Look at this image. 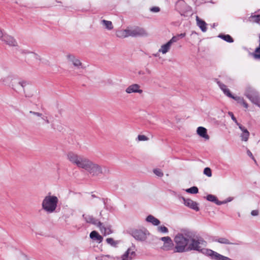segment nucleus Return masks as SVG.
I'll use <instances>...</instances> for the list:
<instances>
[{"instance_id": "f257e3e1", "label": "nucleus", "mask_w": 260, "mask_h": 260, "mask_svg": "<svg viewBox=\"0 0 260 260\" xmlns=\"http://www.w3.org/2000/svg\"><path fill=\"white\" fill-rule=\"evenodd\" d=\"M67 158L72 164L79 168L85 170L93 176H97L103 173L101 166L82 155L70 152L67 154Z\"/></svg>"}, {"instance_id": "f03ea898", "label": "nucleus", "mask_w": 260, "mask_h": 260, "mask_svg": "<svg viewBox=\"0 0 260 260\" xmlns=\"http://www.w3.org/2000/svg\"><path fill=\"white\" fill-rule=\"evenodd\" d=\"M190 241V236L187 234L179 233L175 237V251L183 252L188 251V247Z\"/></svg>"}, {"instance_id": "7ed1b4c3", "label": "nucleus", "mask_w": 260, "mask_h": 260, "mask_svg": "<svg viewBox=\"0 0 260 260\" xmlns=\"http://www.w3.org/2000/svg\"><path fill=\"white\" fill-rule=\"evenodd\" d=\"M206 242L201 237L194 238L190 236V241L188 247V251L196 250L206 254V252L204 250L207 249L204 247L206 246Z\"/></svg>"}, {"instance_id": "20e7f679", "label": "nucleus", "mask_w": 260, "mask_h": 260, "mask_svg": "<svg viewBox=\"0 0 260 260\" xmlns=\"http://www.w3.org/2000/svg\"><path fill=\"white\" fill-rule=\"evenodd\" d=\"M244 95L251 103L260 108V94L255 88L250 85L246 86Z\"/></svg>"}, {"instance_id": "39448f33", "label": "nucleus", "mask_w": 260, "mask_h": 260, "mask_svg": "<svg viewBox=\"0 0 260 260\" xmlns=\"http://www.w3.org/2000/svg\"><path fill=\"white\" fill-rule=\"evenodd\" d=\"M15 78V75L9 67L0 64V82L8 84Z\"/></svg>"}, {"instance_id": "423d86ee", "label": "nucleus", "mask_w": 260, "mask_h": 260, "mask_svg": "<svg viewBox=\"0 0 260 260\" xmlns=\"http://www.w3.org/2000/svg\"><path fill=\"white\" fill-rule=\"evenodd\" d=\"M57 202L56 196H46L42 203V208L47 213H52L57 207Z\"/></svg>"}, {"instance_id": "0eeeda50", "label": "nucleus", "mask_w": 260, "mask_h": 260, "mask_svg": "<svg viewBox=\"0 0 260 260\" xmlns=\"http://www.w3.org/2000/svg\"><path fill=\"white\" fill-rule=\"evenodd\" d=\"M127 28L128 37H146L148 35L144 28L139 26H128Z\"/></svg>"}, {"instance_id": "6e6552de", "label": "nucleus", "mask_w": 260, "mask_h": 260, "mask_svg": "<svg viewBox=\"0 0 260 260\" xmlns=\"http://www.w3.org/2000/svg\"><path fill=\"white\" fill-rule=\"evenodd\" d=\"M132 236L137 241H144L149 235V233L145 229H136L132 231Z\"/></svg>"}, {"instance_id": "1a4fd4ad", "label": "nucleus", "mask_w": 260, "mask_h": 260, "mask_svg": "<svg viewBox=\"0 0 260 260\" xmlns=\"http://www.w3.org/2000/svg\"><path fill=\"white\" fill-rule=\"evenodd\" d=\"M30 85L28 82L24 80H20L15 84H12V87L14 90L18 92L23 91L26 96H30L26 93V89L30 87Z\"/></svg>"}, {"instance_id": "9d476101", "label": "nucleus", "mask_w": 260, "mask_h": 260, "mask_svg": "<svg viewBox=\"0 0 260 260\" xmlns=\"http://www.w3.org/2000/svg\"><path fill=\"white\" fill-rule=\"evenodd\" d=\"M29 113L37 117V118L35 119V122L36 124L38 126H40L45 123L49 124L50 123L49 120L47 116L43 115L41 113L32 111H30Z\"/></svg>"}, {"instance_id": "9b49d317", "label": "nucleus", "mask_w": 260, "mask_h": 260, "mask_svg": "<svg viewBox=\"0 0 260 260\" xmlns=\"http://www.w3.org/2000/svg\"><path fill=\"white\" fill-rule=\"evenodd\" d=\"M179 200L180 202L183 203V204L187 207L193 209L196 211L199 210L198 204L197 202L193 201L189 199H186L183 196H179Z\"/></svg>"}, {"instance_id": "f8f14e48", "label": "nucleus", "mask_w": 260, "mask_h": 260, "mask_svg": "<svg viewBox=\"0 0 260 260\" xmlns=\"http://www.w3.org/2000/svg\"><path fill=\"white\" fill-rule=\"evenodd\" d=\"M205 251L206 252V255L210 256L213 260H231L228 257L223 256L212 250L207 249Z\"/></svg>"}, {"instance_id": "ddd939ff", "label": "nucleus", "mask_w": 260, "mask_h": 260, "mask_svg": "<svg viewBox=\"0 0 260 260\" xmlns=\"http://www.w3.org/2000/svg\"><path fill=\"white\" fill-rule=\"evenodd\" d=\"M175 8L181 15L190 10V8L183 0H178L176 3Z\"/></svg>"}, {"instance_id": "4468645a", "label": "nucleus", "mask_w": 260, "mask_h": 260, "mask_svg": "<svg viewBox=\"0 0 260 260\" xmlns=\"http://www.w3.org/2000/svg\"><path fill=\"white\" fill-rule=\"evenodd\" d=\"M207 200L215 203L217 205H221L222 204H226L228 202L232 201L233 200V198L229 197L226 200L222 201H219L216 196H206Z\"/></svg>"}, {"instance_id": "2eb2a0df", "label": "nucleus", "mask_w": 260, "mask_h": 260, "mask_svg": "<svg viewBox=\"0 0 260 260\" xmlns=\"http://www.w3.org/2000/svg\"><path fill=\"white\" fill-rule=\"evenodd\" d=\"M97 227L99 228L101 233L103 234L104 236L109 235L113 232L111 229V225L109 224L105 225L101 222V225L98 224Z\"/></svg>"}, {"instance_id": "dca6fc26", "label": "nucleus", "mask_w": 260, "mask_h": 260, "mask_svg": "<svg viewBox=\"0 0 260 260\" xmlns=\"http://www.w3.org/2000/svg\"><path fill=\"white\" fill-rule=\"evenodd\" d=\"M125 92L127 93H142L143 90L140 89V86L138 84H133L128 86L126 89Z\"/></svg>"}, {"instance_id": "f3484780", "label": "nucleus", "mask_w": 260, "mask_h": 260, "mask_svg": "<svg viewBox=\"0 0 260 260\" xmlns=\"http://www.w3.org/2000/svg\"><path fill=\"white\" fill-rule=\"evenodd\" d=\"M69 61L73 63L74 67L77 69L83 68V65L79 59L73 55H68L67 56Z\"/></svg>"}, {"instance_id": "a211bd4d", "label": "nucleus", "mask_w": 260, "mask_h": 260, "mask_svg": "<svg viewBox=\"0 0 260 260\" xmlns=\"http://www.w3.org/2000/svg\"><path fill=\"white\" fill-rule=\"evenodd\" d=\"M2 41L10 46H16L17 45L16 40L12 37L7 35H4Z\"/></svg>"}, {"instance_id": "6ab92c4d", "label": "nucleus", "mask_w": 260, "mask_h": 260, "mask_svg": "<svg viewBox=\"0 0 260 260\" xmlns=\"http://www.w3.org/2000/svg\"><path fill=\"white\" fill-rule=\"evenodd\" d=\"M238 127L242 132V133L240 134L241 140L245 142L247 141L250 135L249 132L246 128L242 126L241 124H239Z\"/></svg>"}, {"instance_id": "aec40b11", "label": "nucleus", "mask_w": 260, "mask_h": 260, "mask_svg": "<svg viewBox=\"0 0 260 260\" xmlns=\"http://www.w3.org/2000/svg\"><path fill=\"white\" fill-rule=\"evenodd\" d=\"M134 248H128L121 257L122 260H132L135 256Z\"/></svg>"}, {"instance_id": "412c9836", "label": "nucleus", "mask_w": 260, "mask_h": 260, "mask_svg": "<svg viewBox=\"0 0 260 260\" xmlns=\"http://www.w3.org/2000/svg\"><path fill=\"white\" fill-rule=\"evenodd\" d=\"M83 217L87 223L92 224L96 226L98 224L101 225V222L95 219L92 216L83 214Z\"/></svg>"}, {"instance_id": "4be33fe9", "label": "nucleus", "mask_w": 260, "mask_h": 260, "mask_svg": "<svg viewBox=\"0 0 260 260\" xmlns=\"http://www.w3.org/2000/svg\"><path fill=\"white\" fill-rule=\"evenodd\" d=\"M197 133L200 137L204 138L205 140H208L210 138L209 136L207 134V129L203 126L198 127Z\"/></svg>"}, {"instance_id": "5701e85b", "label": "nucleus", "mask_w": 260, "mask_h": 260, "mask_svg": "<svg viewBox=\"0 0 260 260\" xmlns=\"http://www.w3.org/2000/svg\"><path fill=\"white\" fill-rule=\"evenodd\" d=\"M217 84L218 85L220 88L223 92L224 94H225L227 96L232 98L233 95L231 93V91L229 89H228L225 85L222 83L220 81L217 82Z\"/></svg>"}, {"instance_id": "b1692460", "label": "nucleus", "mask_w": 260, "mask_h": 260, "mask_svg": "<svg viewBox=\"0 0 260 260\" xmlns=\"http://www.w3.org/2000/svg\"><path fill=\"white\" fill-rule=\"evenodd\" d=\"M197 24L203 32L207 31V23L205 21L200 19L198 16H196Z\"/></svg>"}, {"instance_id": "393cba45", "label": "nucleus", "mask_w": 260, "mask_h": 260, "mask_svg": "<svg viewBox=\"0 0 260 260\" xmlns=\"http://www.w3.org/2000/svg\"><path fill=\"white\" fill-rule=\"evenodd\" d=\"M172 45L168 42L165 44L162 45L160 48L158 49V52L161 53L163 54H166L171 49Z\"/></svg>"}, {"instance_id": "a878e982", "label": "nucleus", "mask_w": 260, "mask_h": 260, "mask_svg": "<svg viewBox=\"0 0 260 260\" xmlns=\"http://www.w3.org/2000/svg\"><path fill=\"white\" fill-rule=\"evenodd\" d=\"M90 238L94 240H96L99 243H101L103 238L96 231H92L90 234Z\"/></svg>"}, {"instance_id": "bb28decb", "label": "nucleus", "mask_w": 260, "mask_h": 260, "mask_svg": "<svg viewBox=\"0 0 260 260\" xmlns=\"http://www.w3.org/2000/svg\"><path fill=\"white\" fill-rule=\"evenodd\" d=\"M146 220L153 225H158L160 224V221L152 215H148L146 218Z\"/></svg>"}, {"instance_id": "cd10ccee", "label": "nucleus", "mask_w": 260, "mask_h": 260, "mask_svg": "<svg viewBox=\"0 0 260 260\" xmlns=\"http://www.w3.org/2000/svg\"><path fill=\"white\" fill-rule=\"evenodd\" d=\"M232 99L236 101L238 103L243 105V107H245V108H246V109L248 108V105L246 102L245 100H244V99L243 97L233 95V96L232 97Z\"/></svg>"}, {"instance_id": "c85d7f7f", "label": "nucleus", "mask_w": 260, "mask_h": 260, "mask_svg": "<svg viewBox=\"0 0 260 260\" xmlns=\"http://www.w3.org/2000/svg\"><path fill=\"white\" fill-rule=\"evenodd\" d=\"M116 36L120 38L128 37L127 28L124 29H120L116 31Z\"/></svg>"}, {"instance_id": "c756f323", "label": "nucleus", "mask_w": 260, "mask_h": 260, "mask_svg": "<svg viewBox=\"0 0 260 260\" xmlns=\"http://www.w3.org/2000/svg\"><path fill=\"white\" fill-rule=\"evenodd\" d=\"M214 241L217 242L219 243H221V244H227V245L238 244L237 243L231 242L229 240H228L226 238H223V237H220V238H217L215 240H214Z\"/></svg>"}, {"instance_id": "7c9ffc66", "label": "nucleus", "mask_w": 260, "mask_h": 260, "mask_svg": "<svg viewBox=\"0 0 260 260\" xmlns=\"http://www.w3.org/2000/svg\"><path fill=\"white\" fill-rule=\"evenodd\" d=\"M218 37L229 43H233V39L229 35L219 34Z\"/></svg>"}, {"instance_id": "2f4dec72", "label": "nucleus", "mask_w": 260, "mask_h": 260, "mask_svg": "<svg viewBox=\"0 0 260 260\" xmlns=\"http://www.w3.org/2000/svg\"><path fill=\"white\" fill-rule=\"evenodd\" d=\"M101 23L108 30H111L113 28L112 22L110 21L103 20Z\"/></svg>"}, {"instance_id": "473e14b6", "label": "nucleus", "mask_w": 260, "mask_h": 260, "mask_svg": "<svg viewBox=\"0 0 260 260\" xmlns=\"http://www.w3.org/2000/svg\"><path fill=\"white\" fill-rule=\"evenodd\" d=\"M106 242L107 243L110 245L111 246L116 247H117V245L119 244V241H115L113 238H108L106 239Z\"/></svg>"}, {"instance_id": "72a5a7b5", "label": "nucleus", "mask_w": 260, "mask_h": 260, "mask_svg": "<svg viewBox=\"0 0 260 260\" xmlns=\"http://www.w3.org/2000/svg\"><path fill=\"white\" fill-rule=\"evenodd\" d=\"M198 188L196 186H193L189 188L186 189L185 190V191L187 193H190V194H196L198 192Z\"/></svg>"}, {"instance_id": "f704fd0d", "label": "nucleus", "mask_w": 260, "mask_h": 260, "mask_svg": "<svg viewBox=\"0 0 260 260\" xmlns=\"http://www.w3.org/2000/svg\"><path fill=\"white\" fill-rule=\"evenodd\" d=\"M157 230L158 232L163 233H167L169 232L168 228L164 225L158 226Z\"/></svg>"}, {"instance_id": "c9c22d12", "label": "nucleus", "mask_w": 260, "mask_h": 260, "mask_svg": "<svg viewBox=\"0 0 260 260\" xmlns=\"http://www.w3.org/2000/svg\"><path fill=\"white\" fill-rule=\"evenodd\" d=\"M161 240L164 241L165 243L168 244L169 245H171L172 244V241L170 237H164L161 238Z\"/></svg>"}, {"instance_id": "e433bc0d", "label": "nucleus", "mask_w": 260, "mask_h": 260, "mask_svg": "<svg viewBox=\"0 0 260 260\" xmlns=\"http://www.w3.org/2000/svg\"><path fill=\"white\" fill-rule=\"evenodd\" d=\"M250 21L254 22H258L260 21V15H253L250 17Z\"/></svg>"}, {"instance_id": "4c0bfd02", "label": "nucleus", "mask_w": 260, "mask_h": 260, "mask_svg": "<svg viewBox=\"0 0 260 260\" xmlns=\"http://www.w3.org/2000/svg\"><path fill=\"white\" fill-rule=\"evenodd\" d=\"M204 174L208 177H211L212 176V172L210 168L208 167L205 168L204 170Z\"/></svg>"}, {"instance_id": "58836bf2", "label": "nucleus", "mask_w": 260, "mask_h": 260, "mask_svg": "<svg viewBox=\"0 0 260 260\" xmlns=\"http://www.w3.org/2000/svg\"><path fill=\"white\" fill-rule=\"evenodd\" d=\"M153 173L158 177H162L164 175L163 173L160 169H156L153 170Z\"/></svg>"}, {"instance_id": "ea45409f", "label": "nucleus", "mask_w": 260, "mask_h": 260, "mask_svg": "<svg viewBox=\"0 0 260 260\" xmlns=\"http://www.w3.org/2000/svg\"><path fill=\"white\" fill-rule=\"evenodd\" d=\"M228 114L229 116H231L232 119L233 120V121L235 122V123L238 126L239 124H240L238 122L236 117L234 116V114L232 112H229Z\"/></svg>"}, {"instance_id": "a19ab883", "label": "nucleus", "mask_w": 260, "mask_h": 260, "mask_svg": "<svg viewBox=\"0 0 260 260\" xmlns=\"http://www.w3.org/2000/svg\"><path fill=\"white\" fill-rule=\"evenodd\" d=\"M177 36H173L168 42L172 45L174 43L177 42L179 40Z\"/></svg>"}, {"instance_id": "79ce46f5", "label": "nucleus", "mask_w": 260, "mask_h": 260, "mask_svg": "<svg viewBox=\"0 0 260 260\" xmlns=\"http://www.w3.org/2000/svg\"><path fill=\"white\" fill-rule=\"evenodd\" d=\"M137 140L139 141H147L148 140V138L144 135H139L138 136Z\"/></svg>"}, {"instance_id": "37998d69", "label": "nucleus", "mask_w": 260, "mask_h": 260, "mask_svg": "<svg viewBox=\"0 0 260 260\" xmlns=\"http://www.w3.org/2000/svg\"><path fill=\"white\" fill-rule=\"evenodd\" d=\"M150 11L152 12L156 13L160 11V9L158 7H153L150 9Z\"/></svg>"}, {"instance_id": "c03bdc74", "label": "nucleus", "mask_w": 260, "mask_h": 260, "mask_svg": "<svg viewBox=\"0 0 260 260\" xmlns=\"http://www.w3.org/2000/svg\"><path fill=\"white\" fill-rule=\"evenodd\" d=\"M258 213L259 212L258 210H254L251 212V215L253 216H257L258 215Z\"/></svg>"}, {"instance_id": "a18cd8bd", "label": "nucleus", "mask_w": 260, "mask_h": 260, "mask_svg": "<svg viewBox=\"0 0 260 260\" xmlns=\"http://www.w3.org/2000/svg\"><path fill=\"white\" fill-rule=\"evenodd\" d=\"M110 257L109 255H103L101 256L99 260H108V259Z\"/></svg>"}, {"instance_id": "49530a36", "label": "nucleus", "mask_w": 260, "mask_h": 260, "mask_svg": "<svg viewBox=\"0 0 260 260\" xmlns=\"http://www.w3.org/2000/svg\"><path fill=\"white\" fill-rule=\"evenodd\" d=\"M185 35H186L185 33H182L180 34H178L177 36V37H178L179 39H180V38H184L185 36Z\"/></svg>"}, {"instance_id": "de8ad7c7", "label": "nucleus", "mask_w": 260, "mask_h": 260, "mask_svg": "<svg viewBox=\"0 0 260 260\" xmlns=\"http://www.w3.org/2000/svg\"><path fill=\"white\" fill-rule=\"evenodd\" d=\"M30 55L31 57H35L37 59H40V58H39V56H38L37 54H36L34 53H30Z\"/></svg>"}, {"instance_id": "09e8293b", "label": "nucleus", "mask_w": 260, "mask_h": 260, "mask_svg": "<svg viewBox=\"0 0 260 260\" xmlns=\"http://www.w3.org/2000/svg\"><path fill=\"white\" fill-rule=\"evenodd\" d=\"M4 35L2 30L0 29V40H2L3 37H4Z\"/></svg>"}, {"instance_id": "8fccbe9b", "label": "nucleus", "mask_w": 260, "mask_h": 260, "mask_svg": "<svg viewBox=\"0 0 260 260\" xmlns=\"http://www.w3.org/2000/svg\"><path fill=\"white\" fill-rule=\"evenodd\" d=\"M247 154L248 155H249L250 157H252V158H253V156L252 155V153L249 151V150H247Z\"/></svg>"}, {"instance_id": "3c124183", "label": "nucleus", "mask_w": 260, "mask_h": 260, "mask_svg": "<svg viewBox=\"0 0 260 260\" xmlns=\"http://www.w3.org/2000/svg\"><path fill=\"white\" fill-rule=\"evenodd\" d=\"M21 260H29V259L27 258V256H25V255H23V256H22V257Z\"/></svg>"}]
</instances>
